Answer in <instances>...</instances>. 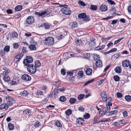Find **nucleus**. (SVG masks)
Wrapping results in <instances>:
<instances>
[{
  "instance_id": "obj_1",
  "label": "nucleus",
  "mask_w": 131,
  "mask_h": 131,
  "mask_svg": "<svg viewBox=\"0 0 131 131\" xmlns=\"http://www.w3.org/2000/svg\"><path fill=\"white\" fill-rule=\"evenodd\" d=\"M45 44L47 45L51 46L54 43V40L53 38L51 37H48L45 40Z\"/></svg>"
},
{
  "instance_id": "obj_2",
  "label": "nucleus",
  "mask_w": 131,
  "mask_h": 131,
  "mask_svg": "<svg viewBox=\"0 0 131 131\" xmlns=\"http://www.w3.org/2000/svg\"><path fill=\"white\" fill-rule=\"evenodd\" d=\"M61 11L63 14L66 15H70L71 13V11L70 9L66 5L64 7L61 9Z\"/></svg>"
},
{
  "instance_id": "obj_3",
  "label": "nucleus",
  "mask_w": 131,
  "mask_h": 131,
  "mask_svg": "<svg viewBox=\"0 0 131 131\" xmlns=\"http://www.w3.org/2000/svg\"><path fill=\"white\" fill-rule=\"evenodd\" d=\"M27 71L29 73H34L36 71V69L33 65L30 64L27 66Z\"/></svg>"
},
{
  "instance_id": "obj_4",
  "label": "nucleus",
  "mask_w": 131,
  "mask_h": 131,
  "mask_svg": "<svg viewBox=\"0 0 131 131\" xmlns=\"http://www.w3.org/2000/svg\"><path fill=\"white\" fill-rule=\"evenodd\" d=\"M101 98H102L103 100V101L104 102L106 101V103L108 101H111V100L112 99L111 97H110L107 99V96L106 93L105 91H103L101 93Z\"/></svg>"
},
{
  "instance_id": "obj_5",
  "label": "nucleus",
  "mask_w": 131,
  "mask_h": 131,
  "mask_svg": "<svg viewBox=\"0 0 131 131\" xmlns=\"http://www.w3.org/2000/svg\"><path fill=\"white\" fill-rule=\"evenodd\" d=\"M33 59L32 57L29 56L26 57V59L24 60L23 63L25 66H27L31 64V63Z\"/></svg>"
},
{
  "instance_id": "obj_6",
  "label": "nucleus",
  "mask_w": 131,
  "mask_h": 131,
  "mask_svg": "<svg viewBox=\"0 0 131 131\" xmlns=\"http://www.w3.org/2000/svg\"><path fill=\"white\" fill-rule=\"evenodd\" d=\"M6 100L7 101V104L8 106H12L13 104L15 103V101L14 100L13 98L9 96L6 97Z\"/></svg>"
},
{
  "instance_id": "obj_7",
  "label": "nucleus",
  "mask_w": 131,
  "mask_h": 131,
  "mask_svg": "<svg viewBox=\"0 0 131 131\" xmlns=\"http://www.w3.org/2000/svg\"><path fill=\"white\" fill-rule=\"evenodd\" d=\"M78 17L82 18L84 20L86 21H88L89 20V19L86 17V16L85 13H83L80 14L79 15Z\"/></svg>"
},
{
  "instance_id": "obj_8",
  "label": "nucleus",
  "mask_w": 131,
  "mask_h": 131,
  "mask_svg": "<svg viewBox=\"0 0 131 131\" xmlns=\"http://www.w3.org/2000/svg\"><path fill=\"white\" fill-rule=\"evenodd\" d=\"M34 19L32 16H29L27 18L26 22L27 23L29 24H31L34 21Z\"/></svg>"
},
{
  "instance_id": "obj_9",
  "label": "nucleus",
  "mask_w": 131,
  "mask_h": 131,
  "mask_svg": "<svg viewBox=\"0 0 131 131\" xmlns=\"http://www.w3.org/2000/svg\"><path fill=\"white\" fill-rule=\"evenodd\" d=\"M21 78L23 80L26 81H30L31 80V77L28 75L26 74L23 75Z\"/></svg>"
},
{
  "instance_id": "obj_10",
  "label": "nucleus",
  "mask_w": 131,
  "mask_h": 131,
  "mask_svg": "<svg viewBox=\"0 0 131 131\" xmlns=\"http://www.w3.org/2000/svg\"><path fill=\"white\" fill-rule=\"evenodd\" d=\"M130 63V62L128 60H126L122 62V66L124 67H128Z\"/></svg>"
},
{
  "instance_id": "obj_11",
  "label": "nucleus",
  "mask_w": 131,
  "mask_h": 131,
  "mask_svg": "<svg viewBox=\"0 0 131 131\" xmlns=\"http://www.w3.org/2000/svg\"><path fill=\"white\" fill-rule=\"evenodd\" d=\"M23 56V54L22 52L17 55L15 57V60H17L16 62H18L19 60L21 59Z\"/></svg>"
},
{
  "instance_id": "obj_12",
  "label": "nucleus",
  "mask_w": 131,
  "mask_h": 131,
  "mask_svg": "<svg viewBox=\"0 0 131 131\" xmlns=\"http://www.w3.org/2000/svg\"><path fill=\"white\" fill-rule=\"evenodd\" d=\"M110 102L111 101H108L107 102V104H106V107L107 111L105 110V113H106L107 112L109 113L110 112L109 111L110 110V106H111L112 105V104L111 103V104L110 103Z\"/></svg>"
},
{
  "instance_id": "obj_13",
  "label": "nucleus",
  "mask_w": 131,
  "mask_h": 131,
  "mask_svg": "<svg viewBox=\"0 0 131 131\" xmlns=\"http://www.w3.org/2000/svg\"><path fill=\"white\" fill-rule=\"evenodd\" d=\"M107 6L105 5L102 4L100 7V10L102 12L107 11Z\"/></svg>"
},
{
  "instance_id": "obj_14",
  "label": "nucleus",
  "mask_w": 131,
  "mask_h": 131,
  "mask_svg": "<svg viewBox=\"0 0 131 131\" xmlns=\"http://www.w3.org/2000/svg\"><path fill=\"white\" fill-rule=\"evenodd\" d=\"M47 13V11H45L43 12H41V13L35 12L34 13V14L35 15H37L38 17H39L45 15Z\"/></svg>"
},
{
  "instance_id": "obj_15",
  "label": "nucleus",
  "mask_w": 131,
  "mask_h": 131,
  "mask_svg": "<svg viewBox=\"0 0 131 131\" xmlns=\"http://www.w3.org/2000/svg\"><path fill=\"white\" fill-rule=\"evenodd\" d=\"M8 108V106L6 104H2L0 105V110H3L4 109L6 110Z\"/></svg>"
},
{
  "instance_id": "obj_16",
  "label": "nucleus",
  "mask_w": 131,
  "mask_h": 131,
  "mask_svg": "<svg viewBox=\"0 0 131 131\" xmlns=\"http://www.w3.org/2000/svg\"><path fill=\"white\" fill-rule=\"evenodd\" d=\"M89 46L92 48H96V43L93 41H91L89 42Z\"/></svg>"
},
{
  "instance_id": "obj_17",
  "label": "nucleus",
  "mask_w": 131,
  "mask_h": 131,
  "mask_svg": "<svg viewBox=\"0 0 131 131\" xmlns=\"http://www.w3.org/2000/svg\"><path fill=\"white\" fill-rule=\"evenodd\" d=\"M58 94V91L57 89H55L52 92V93L51 95L52 96H53L54 98L55 99L57 97V96Z\"/></svg>"
},
{
  "instance_id": "obj_18",
  "label": "nucleus",
  "mask_w": 131,
  "mask_h": 131,
  "mask_svg": "<svg viewBox=\"0 0 131 131\" xmlns=\"http://www.w3.org/2000/svg\"><path fill=\"white\" fill-rule=\"evenodd\" d=\"M95 64L96 66L98 67H101L102 66V63L101 61L99 60H98L96 62Z\"/></svg>"
},
{
  "instance_id": "obj_19",
  "label": "nucleus",
  "mask_w": 131,
  "mask_h": 131,
  "mask_svg": "<svg viewBox=\"0 0 131 131\" xmlns=\"http://www.w3.org/2000/svg\"><path fill=\"white\" fill-rule=\"evenodd\" d=\"M92 70L89 68H86L85 70V72L87 75H90L92 74Z\"/></svg>"
},
{
  "instance_id": "obj_20",
  "label": "nucleus",
  "mask_w": 131,
  "mask_h": 131,
  "mask_svg": "<svg viewBox=\"0 0 131 131\" xmlns=\"http://www.w3.org/2000/svg\"><path fill=\"white\" fill-rule=\"evenodd\" d=\"M28 94V92L25 90H24L23 91H21L20 93V94L21 95L25 96H27Z\"/></svg>"
},
{
  "instance_id": "obj_21",
  "label": "nucleus",
  "mask_w": 131,
  "mask_h": 131,
  "mask_svg": "<svg viewBox=\"0 0 131 131\" xmlns=\"http://www.w3.org/2000/svg\"><path fill=\"white\" fill-rule=\"evenodd\" d=\"M4 77H3V79L6 82H8L10 80L9 77L7 75H3Z\"/></svg>"
},
{
  "instance_id": "obj_22",
  "label": "nucleus",
  "mask_w": 131,
  "mask_h": 131,
  "mask_svg": "<svg viewBox=\"0 0 131 131\" xmlns=\"http://www.w3.org/2000/svg\"><path fill=\"white\" fill-rule=\"evenodd\" d=\"M114 70L117 73H120L122 71L121 69L119 67H116Z\"/></svg>"
},
{
  "instance_id": "obj_23",
  "label": "nucleus",
  "mask_w": 131,
  "mask_h": 131,
  "mask_svg": "<svg viewBox=\"0 0 131 131\" xmlns=\"http://www.w3.org/2000/svg\"><path fill=\"white\" fill-rule=\"evenodd\" d=\"M97 6L96 5H91L90 6V9L92 10L95 11L97 9Z\"/></svg>"
},
{
  "instance_id": "obj_24",
  "label": "nucleus",
  "mask_w": 131,
  "mask_h": 131,
  "mask_svg": "<svg viewBox=\"0 0 131 131\" xmlns=\"http://www.w3.org/2000/svg\"><path fill=\"white\" fill-rule=\"evenodd\" d=\"M29 48L31 50H34L36 49V46L33 44L30 45H29Z\"/></svg>"
},
{
  "instance_id": "obj_25",
  "label": "nucleus",
  "mask_w": 131,
  "mask_h": 131,
  "mask_svg": "<svg viewBox=\"0 0 131 131\" xmlns=\"http://www.w3.org/2000/svg\"><path fill=\"white\" fill-rule=\"evenodd\" d=\"M76 101V99L75 98H71L69 101V102L71 104H73L75 103Z\"/></svg>"
},
{
  "instance_id": "obj_26",
  "label": "nucleus",
  "mask_w": 131,
  "mask_h": 131,
  "mask_svg": "<svg viewBox=\"0 0 131 131\" xmlns=\"http://www.w3.org/2000/svg\"><path fill=\"white\" fill-rule=\"evenodd\" d=\"M84 121V119L82 118H79V119H77V122L79 124H82Z\"/></svg>"
},
{
  "instance_id": "obj_27",
  "label": "nucleus",
  "mask_w": 131,
  "mask_h": 131,
  "mask_svg": "<svg viewBox=\"0 0 131 131\" xmlns=\"http://www.w3.org/2000/svg\"><path fill=\"white\" fill-rule=\"evenodd\" d=\"M23 7L21 5H18L15 7V10L17 11H19L21 10Z\"/></svg>"
},
{
  "instance_id": "obj_28",
  "label": "nucleus",
  "mask_w": 131,
  "mask_h": 131,
  "mask_svg": "<svg viewBox=\"0 0 131 131\" xmlns=\"http://www.w3.org/2000/svg\"><path fill=\"white\" fill-rule=\"evenodd\" d=\"M59 100L62 102H64L66 100V98L64 96H61L59 99Z\"/></svg>"
},
{
  "instance_id": "obj_29",
  "label": "nucleus",
  "mask_w": 131,
  "mask_h": 131,
  "mask_svg": "<svg viewBox=\"0 0 131 131\" xmlns=\"http://www.w3.org/2000/svg\"><path fill=\"white\" fill-rule=\"evenodd\" d=\"M65 114L66 115L69 116L72 113V111L71 110L69 109L66 110L65 112Z\"/></svg>"
},
{
  "instance_id": "obj_30",
  "label": "nucleus",
  "mask_w": 131,
  "mask_h": 131,
  "mask_svg": "<svg viewBox=\"0 0 131 131\" xmlns=\"http://www.w3.org/2000/svg\"><path fill=\"white\" fill-rule=\"evenodd\" d=\"M8 127L10 130H12L14 128V126L11 123H9L8 125Z\"/></svg>"
},
{
  "instance_id": "obj_31",
  "label": "nucleus",
  "mask_w": 131,
  "mask_h": 131,
  "mask_svg": "<svg viewBox=\"0 0 131 131\" xmlns=\"http://www.w3.org/2000/svg\"><path fill=\"white\" fill-rule=\"evenodd\" d=\"M40 66V63L39 60H37L35 61V67L36 68Z\"/></svg>"
},
{
  "instance_id": "obj_32",
  "label": "nucleus",
  "mask_w": 131,
  "mask_h": 131,
  "mask_svg": "<svg viewBox=\"0 0 131 131\" xmlns=\"http://www.w3.org/2000/svg\"><path fill=\"white\" fill-rule=\"evenodd\" d=\"M75 42L76 45H77L79 46L81 45L82 42V41L81 40H78V39L75 41Z\"/></svg>"
},
{
  "instance_id": "obj_33",
  "label": "nucleus",
  "mask_w": 131,
  "mask_h": 131,
  "mask_svg": "<svg viewBox=\"0 0 131 131\" xmlns=\"http://www.w3.org/2000/svg\"><path fill=\"white\" fill-rule=\"evenodd\" d=\"M105 108H104L103 109V110H100L99 111V115H100V116H101L103 115H104L105 114Z\"/></svg>"
},
{
  "instance_id": "obj_34",
  "label": "nucleus",
  "mask_w": 131,
  "mask_h": 131,
  "mask_svg": "<svg viewBox=\"0 0 131 131\" xmlns=\"http://www.w3.org/2000/svg\"><path fill=\"white\" fill-rule=\"evenodd\" d=\"M113 79L116 82L118 81L119 80V77L117 75H115L113 77Z\"/></svg>"
},
{
  "instance_id": "obj_35",
  "label": "nucleus",
  "mask_w": 131,
  "mask_h": 131,
  "mask_svg": "<svg viewBox=\"0 0 131 131\" xmlns=\"http://www.w3.org/2000/svg\"><path fill=\"white\" fill-rule=\"evenodd\" d=\"M78 25V24L76 22H74L72 23L71 27L72 28H75L77 27Z\"/></svg>"
},
{
  "instance_id": "obj_36",
  "label": "nucleus",
  "mask_w": 131,
  "mask_h": 131,
  "mask_svg": "<svg viewBox=\"0 0 131 131\" xmlns=\"http://www.w3.org/2000/svg\"><path fill=\"white\" fill-rule=\"evenodd\" d=\"M83 116V117L85 119H88L90 117V115L88 113H86L84 114Z\"/></svg>"
},
{
  "instance_id": "obj_37",
  "label": "nucleus",
  "mask_w": 131,
  "mask_h": 131,
  "mask_svg": "<svg viewBox=\"0 0 131 131\" xmlns=\"http://www.w3.org/2000/svg\"><path fill=\"white\" fill-rule=\"evenodd\" d=\"M104 45H102L100 46L97 47H96V50H101L103 49L105 47Z\"/></svg>"
},
{
  "instance_id": "obj_38",
  "label": "nucleus",
  "mask_w": 131,
  "mask_h": 131,
  "mask_svg": "<svg viewBox=\"0 0 131 131\" xmlns=\"http://www.w3.org/2000/svg\"><path fill=\"white\" fill-rule=\"evenodd\" d=\"M78 74L79 76L81 77H82L83 76V71H79L78 73Z\"/></svg>"
},
{
  "instance_id": "obj_39",
  "label": "nucleus",
  "mask_w": 131,
  "mask_h": 131,
  "mask_svg": "<svg viewBox=\"0 0 131 131\" xmlns=\"http://www.w3.org/2000/svg\"><path fill=\"white\" fill-rule=\"evenodd\" d=\"M13 45L14 48L16 49L18 48L19 47V44L18 43H13Z\"/></svg>"
},
{
  "instance_id": "obj_40",
  "label": "nucleus",
  "mask_w": 131,
  "mask_h": 131,
  "mask_svg": "<svg viewBox=\"0 0 131 131\" xmlns=\"http://www.w3.org/2000/svg\"><path fill=\"white\" fill-rule=\"evenodd\" d=\"M60 81H56L53 83V84L56 86H58L60 84Z\"/></svg>"
},
{
  "instance_id": "obj_41",
  "label": "nucleus",
  "mask_w": 131,
  "mask_h": 131,
  "mask_svg": "<svg viewBox=\"0 0 131 131\" xmlns=\"http://www.w3.org/2000/svg\"><path fill=\"white\" fill-rule=\"evenodd\" d=\"M118 111L117 110H114L113 111L110 112L109 113V114L111 115L115 114L117 113Z\"/></svg>"
},
{
  "instance_id": "obj_42",
  "label": "nucleus",
  "mask_w": 131,
  "mask_h": 131,
  "mask_svg": "<svg viewBox=\"0 0 131 131\" xmlns=\"http://www.w3.org/2000/svg\"><path fill=\"white\" fill-rule=\"evenodd\" d=\"M10 47L9 46H5L4 49V50L7 52H8L9 51Z\"/></svg>"
},
{
  "instance_id": "obj_43",
  "label": "nucleus",
  "mask_w": 131,
  "mask_h": 131,
  "mask_svg": "<svg viewBox=\"0 0 131 131\" xmlns=\"http://www.w3.org/2000/svg\"><path fill=\"white\" fill-rule=\"evenodd\" d=\"M93 59L94 60H96L99 58V55L97 54H94L93 56Z\"/></svg>"
},
{
  "instance_id": "obj_44",
  "label": "nucleus",
  "mask_w": 131,
  "mask_h": 131,
  "mask_svg": "<svg viewBox=\"0 0 131 131\" xmlns=\"http://www.w3.org/2000/svg\"><path fill=\"white\" fill-rule=\"evenodd\" d=\"M126 100L128 102H130L131 101V96L129 95L126 96L125 97Z\"/></svg>"
},
{
  "instance_id": "obj_45",
  "label": "nucleus",
  "mask_w": 131,
  "mask_h": 131,
  "mask_svg": "<svg viewBox=\"0 0 131 131\" xmlns=\"http://www.w3.org/2000/svg\"><path fill=\"white\" fill-rule=\"evenodd\" d=\"M78 3L80 5L82 6H84L86 5V4L83 1H79Z\"/></svg>"
},
{
  "instance_id": "obj_46",
  "label": "nucleus",
  "mask_w": 131,
  "mask_h": 131,
  "mask_svg": "<svg viewBox=\"0 0 131 131\" xmlns=\"http://www.w3.org/2000/svg\"><path fill=\"white\" fill-rule=\"evenodd\" d=\"M56 125L58 127H61L62 125L60 122L58 121H56L55 122Z\"/></svg>"
},
{
  "instance_id": "obj_47",
  "label": "nucleus",
  "mask_w": 131,
  "mask_h": 131,
  "mask_svg": "<svg viewBox=\"0 0 131 131\" xmlns=\"http://www.w3.org/2000/svg\"><path fill=\"white\" fill-rule=\"evenodd\" d=\"M41 124L38 121L36 122L34 125V126L36 127H38L39 126H40Z\"/></svg>"
},
{
  "instance_id": "obj_48",
  "label": "nucleus",
  "mask_w": 131,
  "mask_h": 131,
  "mask_svg": "<svg viewBox=\"0 0 131 131\" xmlns=\"http://www.w3.org/2000/svg\"><path fill=\"white\" fill-rule=\"evenodd\" d=\"M94 80L93 79H92L88 81L84 84V86L88 85L90 83L93 82Z\"/></svg>"
},
{
  "instance_id": "obj_49",
  "label": "nucleus",
  "mask_w": 131,
  "mask_h": 131,
  "mask_svg": "<svg viewBox=\"0 0 131 131\" xmlns=\"http://www.w3.org/2000/svg\"><path fill=\"white\" fill-rule=\"evenodd\" d=\"M112 37H108L106 38H102V40L103 42L106 41L110 39Z\"/></svg>"
},
{
  "instance_id": "obj_50",
  "label": "nucleus",
  "mask_w": 131,
  "mask_h": 131,
  "mask_svg": "<svg viewBox=\"0 0 131 131\" xmlns=\"http://www.w3.org/2000/svg\"><path fill=\"white\" fill-rule=\"evenodd\" d=\"M12 36L13 37L17 38L18 36L17 34L15 32H14L12 34Z\"/></svg>"
},
{
  "instance_id": "obj_51",
  "label": "nucleus",
  "mask_w": 131,
  "mask_h": 131,
  "mask_svg": "<svg viewBox=\"0 0 131 131\" xmlns=\"http://www.w3.org/2000/svg\"><path fill=\"white\" fill-rule=\"evenodd\" d=\"M84 96V95L82 94L79 95L78 97V99L79 100H82Z\"/></svg>"
},
{
  "instance_id": "obj_52",
  "label": "nucleus",
  "mask_w": 131,
  "mask_h": 131,
  "mask_svg": "<svg viewBox=\"0 0 131 131\" xmlns=\"http://www.w3.org/2000/svg\"><path fill=\"white\" fill-rule=\"evenodd\" d=\"M116 95L118 98H121L123 96L122 94L121 93L119 92L116 93Z\"/></svg>"
},
{
  "instance_id": "obj_53",
  "label": "nucleus",
  "mask_w": 131,
  "mask_h": 131,
  "mask_svg": "<svg viewBox=\"0 0 131 131\" xmlns=\"http://www.w3.org/2000/svg\"><path fill=\"white\" fill-rule=\"evenodd\" d=\"M123 38H121L119 39L116 40L114 42V45L117 44Z\"/></svg>"
},
{
  "instance_id": "obj_54",
  "label": "nucleus",
  "mask_w": 131,
  "mask_h": 131,
  "mask_svg": "<svg viewBox=\"0 0 131 131\" xmlns=\"http://www.w3.org/2000/svg\"><path fill=\"white\" fill-rule=\"evenodd\" d=\"M64 37V36H63L62 35H61L60 36H57L56 37V38H57V39H58L59 40H60L63 37Z\"/></svg>"
},
{
  "instance_id": "obj_55",
  "label": "nucleus",
  "mask_w": 131,
  "mask_h": 131,
  "mask_svg": "<svg viewBox=\"0 0 131 131\" xmlns=\"http://www.w3.org/2000/svg\"><path fill=\"white\" fill-rule=\"evenodd\" d=\"M10 72V70L9 69L6 70L3 72V74L6 75V74L9 73Z\"/></svg>"
},
{
  "instance_id": "obj_56",
  "label": "nucleus",
  "mask_w": 131,
  "mask_h": 131,
  "mask_svg": "<svg viewBox=\"0 0 131 131\" xmlns=\"http://www.w3.org/2000/svg\"><path fill=\"white\" fill-rule=\"evenodd\" d=\"M43 92L40 90H38L36 93L37 95H42V94Z\"/></svg>"
},
{
  "instance_id": "obj_57",
  "label": "nucleus",
  "mask_w": 131,
  "mask_h": 131,
  "mask_svg": "<svg viewBox=\"0 0 131 131\" xmlns=\"http://www.w3.org/2000/svg\"><path fill=\"white\" fill-rule=\"evenodd\" d=\"M61 74L62 75H64L65 74L66 71L64 69H62L61 71Z\"/></svg>"
},
{
  "instance_id": "obj_58",
  "label": "nucleus",
  "mask_w": 131,
  "mask_h": 131,
  "mask_svg": "<svg viewBox=\"0 0 131 131\" xmlns=\"http://www.w3.org/2000/svg\"><path fill=\"white\" fill-rule=\"evenodd\" d=\"M120 124V123H119V122H113L112 125L113 126H117V125H119Z\"/></svg>"
},
{
  "instance_id": "obj_59",
  "label": "nucleus",
  "mask_w": 131,
  "mask_h": 131,
  "mask_svg": "<svg viewBox=\"0 0 131 131\" xmlns=\"http://www.w3.org/2000/svg\"><path fill=\"white\" fill-rule=\"evenodd\" d=\"M22 51V52L23 54L24 53H26L27 52L26 48L25 47H23Z\"/></svg>"
},
{
  "instance_id": "obj_60",
  "label": "nucleus",
  "mask_w": 131,
  "mask_h": 131,
  "mask_svg": "<svg viewBox=\"0 0 131 131\" xmlns=\"http://www.w3.org/2000/svg\"><path fill=\"white\" fill-rule=\"evenodd\" d=\"M5 54V51L3 50H0V54L2 56H4Z\"/></svg>"
},
{
  "instance_id": "obj_61",
  "label": "nucleus",
  "mask_w": 131,
  "mask_h": 131,
  "mask_svg": "<svg viewBox=\"0 0 131 131\" xmlns=\"http://www.w3.org/2000/svg\"><path fill=\"white\" fill-rule=\"evenodd\" d=\"M123 114L124 117H126L127 116V113L126 111L123 112Z\"/></svg>"
},
{
  "instance_id": "obj_62",
  "label": "nucleus",
  "mask_w": 131,
  "mask_h": 131,
  "mask_svg": "<svg viewBox=\"0 0 131 131\" xmlns=\"http://www.w3.org/2000/svg\"><path fill=\"white\" fill-rule=\"evenodd\" d=\"M114 57L116 58V59H117L120 56L119 53H118L116 54H115L114 55Z\"/></svg>"
},
{
  "instance_id": "obj_63",
  "label": "nucleus",
  "mask_w": 131,
  "mask_h": 131,
  "mask_svg": "<svg viewBox=\"0 0 131 131\" xmlns=\"http://www.w3.org/2000/svg\"><path fill=\"white\" fill-rule=\"evenodd\" d=\"M107 1L111 5H114L115 4L114 2L111 0H107Z\"/></svg>"
},
{
  "instance_id": "obj_64",
  "label": "nucleus",
  "mask_w": 131,
  "mask_h": 131,
  "mask_svg": "<svg viewBox=\"0 0 131 131\" xmlns=\"http://www.w3.org/2000/svg\"><path fill=\"white\" fill-rule=\"evenodd\" d=\"M44 25L45 28L46 29H48L50 27L47 24H45Z\"/></svg>"
}]
</instances>
